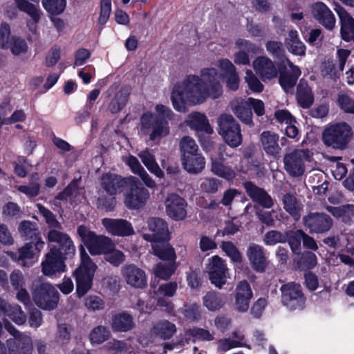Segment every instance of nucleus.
Masks as SVG:
<instances>
[{"label": "nucleus", "mask_w": 354, "mask_h": 354, "mask_svg": "<svg viewBox=\"0 0 354 354\" xmlns=\"http://www.w3.org/2000/svg\"><path fill=\"white\" fill-rule=\"evenodd\" d=\"M208 97L199 76L189 75L182 84L176 86L171 92V101L175 109L185 111V103L201 104Z\"/></svg>", "instance_id": "f257e3e1"}, {"label": "nucleus", "mask_w": 354, "mask_h": 354, "mask_svg": "<svg viewBox=\"0 0 354 354\" xmlns=\"http://www.w3.org/2000/svg\"><path fill=\"white\" fill-rule=\"evenodd\" d=\"M157 113H145L140 119L142 129L149 133V139L155 140L169 134L168 120L173 118L172 111L164 105L156 106Z\"/></svg>", "instance_id": "f03ea898"}, {"label": "nucleus", "mask_w": 354, "mask_h": 354, "mask_svg": "<svg viewBox=\"0 0 354 354\" xmlns=\"http://www.w3.org/2000/svg\"><path fill=\"white\" fill-rule=\"evenodd\" d=\"M352 136L351 127L346 122H339L327 127L322 133V140L327 147L343 150L347 147Z\"/></svg>", "instance_id": "7ed1b4c3"}, {"label": "nucleus", "mask_w": 354, "mask_h": 354, "mask_svg": "<svg viewBox=\"0 0 354 354\" xmlns=\"http://www.w3.org/2000/svg\"><path fill=\"white\" fill-rule=\"evenodd\" d=\"M218 133L230 147L236 148L242 143L243 136L239 123L233 115L223 113L217 118Z\"/></svg>", "instance_id": "20e7f679"}, {"label": "nucleus", "mask_w": 354, "mask_h": 354, "mask_svg": "<svg viewBox=\"0 0 354 354\" xmlns=\"http://www.w3.org/2000/svg\"><path fill=\"white\" fill-rule=\"evenodd\" d=\"M81 263L75 270V275L77 284V293L79 297L84 296L91 288L93 276L96 266L91 261L83 246L80 248Z\"/></svg>", "instance_id": "39448f33"}, {"label": "nucleus", "mask_w": 354, "mask_h": 354, "mask_svg": "<svg viewBox=\"0 0 354 354\" xmlns=\"http://www.w3.org/2000/svg\"><path fill=\"white\" fill-rule=\"evenodd\" d=\"M77 232L92 255L104 254L114 247V243L110 238L104 235H97L85 225H80Z\"/></svg>", "instance_id": "423d86ee"}, {"label": "nucleus", "mask_w": 354, "mask_h": 354, "mask_svg": "<svg viewBox=\"0 0 354 354\" xmlns=\"http://www.w3.org/2000/svg\"><path fill=\"white\" fill-rule=\"evenodd\" d=\"M32 299L41 309L54 310L58 304L59 292L50 283L35 281L32 290Z\"/></svg>", "instance_id": "0eeeda50"}, {"label": "nucleus", "mask_w": 354, "mask_h": 354, "mask_svg": "<svg viewBox=\"0 0 354 354\" xmlns=\"http://www.w3.org/2000/svg\"><path fill=\"white\" fill-rule=\"evenodd\" d=\"M313 153L307 149H296L283 157L284 169L292 177L302 176L306 171L305 162L311 160Z\"/></svg>", "instance_id": "6e6552de"}, {"label": "nucleus", "mask_w": 354, "mask_h": 354, "mask_svg": "<svg viewBox=\"0 0 354 354\" xmlns=\"http://www.w3.org/2000/svg\"><path fill=\"white\" fill-rule=\"evenodd\" d=\"M281 301L290 310L303 309L306 298L299 284L294 282L288 283L281 287Z\"/></svg>", "instance_id": "1a4fd4ad"}, {"label": "nucleus", "mask_w": 354, "mask_h": 354, "mask_svg": "<svg viewBox=\"0 0 354 354\" xmlns=\"http://www.w3.org/2000/svg\"><path fill=\"white\" fill-rule=\"evenodd\" d=\"M304 225L310 234H324L333 226V220L323 212H310L302 218Z\"/></svg>", "instance_id": "9d476101"}, {"label": "nucleus", "mask_w": 354, "mask_h": 354, "mask_svg": "<svg viewBox=\"0 0 354 354\" xmlns=\"http://www.w3.org/2000/svg\"><path fill=\"white\" fill-rule=\"evenodd\" d=\"M200 78L208 97L218 98L223 93L221 76L214 68H205L201 71Z\"/></svg>", "instance_id": "9b49d317"}, {"label": "nucleus", "mask_w": 354, "mask_h": 354, "mask_svg": "<svg viewBox=\"0 0 354 354\" xmlns=\"http://www.w3.org/2000/svg\"><path fill=\"white\" fill-rule=\"evenodd\" d=\"M207 272L209 280L216 287L221 288L226 283L229 277L228 269L225 264V261L217 255L209 259L207 265Z\"/></svg>", "instance_id": "f8f14e48"}, {"label": "nucleus", "mask_w": 354, "mask_h": 354, "mask_svg": "<svg viewBox=\"0 0 354 354\" xmlns=\"http://www.w3.org/2000/svg\"><path fill=\"white\" fill-rule=\"evenodd\" d=\"M68 256L58 253L55 247L51 248L41 263L43 274L46 276H52L64 272V260Z\"/></svg>", "instance_id": "ddd939ff"}, {"label": "nucleus", "mask_w": 354, "mask_h": 354, "mask_svg": "<svg viewBox=\"0 0 354 354\" xmlns=\"http://www.w3.org/2000/svg\"><path fill=\"white\" fill-rule=\"evenodd\" d=\"M167 216L175 221H182L187 216L185 200L176 194H169L165 201Z\"/></svg>", "instance_id": "4468645a"}, {"label": "nucleus", "mask_w": 354, "mask_h": 354, "mask_svg": "<svg viewBox=\"0 0 354 354\" xmlns=\"http://www.w3.org/2000/svg\"><path fill=\"white\" fill-rule=\"evenodd\" d=\"M60 229H51L48 233V239L50 242L56 243L57 246H55L58 253L68 257H72L75 252V247L70 236Z\"/></svg>", "instance_id": "2eb2a0df"}, {"label": "nucleus", "mask_w": 354, "mask_h": 354, "mask_svg": "<svg viewBox=\"0 0 354 354\" xmlns=\"http://www.w3.org/2000/svg\"><path fill=\"white\" fill-rule=\"evenodd\" d=\"M286 63L288 68L283 67L281 70L279 82L286 93H292L294 86L301 72L300 68L295 66L288 58H286Z\"/></svg>", "instance_id": "dca6fc26"}, {"label": "nucleus", "mask_w": 354, "mask_h": 354, "mask_svg": "<svg viewBox=\"0 0 354 354\" xmlns=\"http://www.w3.org/2000/svg\"><path fill=\"white\" fill-rule=\"evenodd\" d=\"M149 234H145L143 238L151 242L166 241L169 237V230L167 223L160 218L152 217L147 221Z\"/></svg>", "instance_id": "f3484780"}, {"label": "nucleus", "mask_w": 354, "mask_h": 354, "mask_svg": "<svg viewBox=\"0 0 354 354\" xmlns=\"http://www.w3.org/2000/svg\"><path fill=\"white\" fill-rule=\"evenodd\" d=\"M125 281L135 288H144L147 286V277L143 270L134 264H127L121 269Z\"/></svg>", "instance_id": "a211bd4d"}, {"label": "nucleus", "mask_w": 354, "mask_h": 354, "mask_svg": "<svg viewBox=\"0 0 354 354\" xmlns=\"http://www.w3.org/2000/svg\"><path fill=\"white\" fill-rule=\"evenodd\" d=\"M149 196L147 189L133 183L125 194L124 204L129 209H139L145 205Z\"/></svg>", "instance_id": "6ab92c4d"}, {"label": "nucleus", "mask_w": 354, "mask_h": 354, "mask_svg": "<svg viewBox=\"0 0 354 354\" xmlns=\"http://www.w3.org/2000/svg\"><path fill=\"white\" fill-rule=\"evenodd\" d=\"M334 10L340 21V34L342 39L349 41L354 37V18L338 2L333 1Z\"/></svg>", "instance_id": "aec40b11"}, {"label": "nucleus", "mask_w": 354, "mask_h": 354, "mask_svg": "<svg viewBox=\"0 0 354 354\" xmlns=\"http://www.w3.org/2000/svg\"><path fill=\"white\" fill-rule=\"evenodd\" d=\"M248 196L252 201L261 207L266 209L274 205V201L271 196L262 187L256 185L251 181H246L243 184Z\"/></svg>", "instance_id": "412c9836"}, {"label": "nucleus", "mask_w": 354, "mask_h": 354, "mask_svg": "<svg viewBox=\"0 0 354 354\" xmlns=\"http://www.w3.org/2000/svg\"><path fill=\"white\" fill-rule=\"evenodd\" d=\"M313 17L328 30H333L336 25L332 11L322 2H316L311 6Z\"/></svg>", "instance_id": "4be33fe9"}, {"label": "nucleus", "mask_w": 354, "mask_h": 354, "mask_svg": "<svg viewBox=\"0 0 354 354\" xmlns=\"http://www.w3.org/2000/svg\"><path fill=\"white\" fill-rule=\"evenodd\" d=\"M279 136L272 131H264L259 136V142L265 153L277 158L279 156L281 148L279 145Z\"/></svg>", "instance_id": "5701e85b"}, {"label": "nucleus", "mask_w": 354, "mask_h": 354, "mask_svg": "<svg viewBox=\"0 0 354 354\" xmlns=\"http://www.w3.org/2000/svg\"><path fill=\"white\" fill-rule=\"evenodd\" d=\"M246 255L252 268L255 271L259 272L265 271L268 262L264 249L261 245L254 243H250L246 251Z\"/></svg>", "instance_id": "b1692460"}, {"label": "nucleus", "mask_w": 354, "mask_h": 354, "mask_svg": "<svg viewBox=\"0 0 354 354\" xmlns=\"http://www.w3.org/2000/svg\"><path fill=\"white\" fill-rule=\"evenodd\" d=\"M19 230L21 236L25 240L32 242L35 249L37 252H39L44 248L45 243L41 240L37 224L28 221H24L20 223Z\"/></svg>", "instance_id": "393cba45"}, {"label": "nucleus", "mask_w": 354, "mask_h": 354, "mask_svg": "<svg viewBox=\"0 0 354 354\" xmlns=\"http://www.w3.org/2000/svg\"><path fill=\"white\" fill-rule=\"evenodd\" d=\"M15 6H8L6 10V14L10 19L15 18L17 15V8L27 13L34 21L38 23L41 18V12L36 6L30 3L27 0H15Z\"/></svg>", "instance_id": "a878e982"}, {"label": "nucleus", "mask_w": 354, "mask_h": 354, "mask_svg": "<svg viewBox=\"0 0 354 354\" xmlns=\"http://www.w3.org/2000/svg\"><path fill=\"white\" fill-rule=\"evenodd\" d=\"M126 183V180L120 176L111 173L103 174L100 180L102 188L110 196L121 192Z\"/></svg>", "instance_id": "bb28decb"}, {"label": "nucleus", "mask_w": 354, "mask_h": 354, "mask_svg": "<svg viewBox=\"0 0 354 354\" xmlns=\"http://www.w3.org/2000/svg\"><path fill=\"white\" fill-rule=\"evenodd\" d=\"M102 224L110 234L115 236H125L133 233L131 223L124 219L104 218Z\"/></svg>", "instance_id": "cd10ccee"}, {"label": "nucleus", "mask_w": 354, "mask_h": 354, "mask_svg": "<svg viewBox=\"0 0 354 354\" xmlns=\"http://www.w3.org/2000/svg\"><path fill=\"white\" fill-rule=\"evenodd\" d=\"M283 208L295 221H298L301 216L303 205L293 193H286L281 198Z\"/></svg>", "instance_id": "c85d7f7f"}, {"label": "nucleus", "mask_w": 354, "mask_h": 354, "mask_svg": "<svg viewBox=\"0 0 354 354\" xmlns=\"http://www.w3.org/2000/svg\"><path fill=\"white\" fill-rule=\"evenodd\" d=\"M253 66L256 73L263 81L271 80L278 74V71L273 62L266 57H257L253 62Z\"/></svg>", "instance_id": "c756f323"}, {"label": "nucleus", "mask_w": 354, "mask_h": 354, "mask_svg": "<svg viewBox=\"0 0 354 354\" xmlns=\"http://www.w3.org/2000/svg\"><path fill=\"white\" fill-rule=\"evenodd\" d=\"M235 306L239 312L248 310L250 301L252 297V292L248 281L239 282L236 288Z\"/></svg>", "instance_id": "7c9ffc66"}, {"label": "nucleus", "mask_w": 354, "mask_h": 354, "mask_svg": "<svg viewBox=\"0 0 354 354\" xmlns=\"http://www.w3.org/2000/svg\"><path fill=\"white\" fill-rule=\"evenodd\" d=\"M183 169L190 174H198L203 171L205 166V158L201 153L180 158Z\"/></svg>", "instance_id": "2f4dec72"}, {"label": "nucleus", "mask_w": 354, "mask_h": 354, "mask_svg": "<svg viewBox=\"0 0 354 354\" xmlns=\"http://www.w3.org/2000/svg\"><path fill=\"white\" fill-rule=\"evenodd\" d=\"M231 109L241 122L250 127L254 126L252 111L248 101H234L231 103Z\"/></svg>", "instance_id": "473e14b6"}, {"label": "nucleus", "mask_w": 354, "mask_h": 354, "mask_svg": "<svg viewBox=\"0 0 354 354\" xmlns=\"http://www.w3.org/2000/svg\"><path fill=\"white\" fill-rule=\"evenodd\" d=\"M111 326L113 331L127 332L132 330L136 324L130 314L122 312L112 317Z\"/></svg>", "instance_id": "72a5a7b5"}, {"label": "nucleus", "mask_w": 354, "mask_h": 354, "mask_svg": "<svg viewBox=\"0 0 354 354\" xmlns=\"http://www.w3.org/2000/svg\"><path fill=\"white\" fill-rule=\"evenodd\" d=\"M153 254L159 259L169 262H176V254L174 249L165 241H158L153 242Z\"/></svg>", "instance_id": "f704fd0d"}, {"label": "nucleus", "mask_w": 354, "mask_h": 354, "mask_svg": "<svg viewBox=\"0 0 354 354\" xmlns=\"http://www.w3.org/2000/svg\"><path fill=\"white\" fill-rule=\"evenodd\" d=\"M287 50L293 55L304 56L306 54V46L300 40L298 33L295 30H290L284 41Z\"/></svg>", "instance_id": "c9c22d12"}, {"label": "nucleus", "mask_w": 354, "mask_h": 354, "mask_svg": "<svg viewBox=\"0 0 354 354\" xmlns=\"http://www.w3.org/2000/svg\"><path fill=\"white\" fill-rule=\"evenodd\" d=\"M187 123L193 129L203 131L207 134H212L214 132L207 117L203 113L195 112L189 114Z\"/></svg>", "instance_id": "e433bc0d"}, {"label": "nucleus", "mask_w": 354, "mask_h": 354, "mask_svg": "<svg viewBox=\"0 0 354 354\" xmlns=\"http://www.w3.org/2000/svg\"><path fill=\"white\" fill-rule=\"evenodd\" d=\"M296 97L298 104L303 108H308L313 103L311 88L304 79L300 80L297 85Z\"/></svg>", "instance_id": "4c0bfd02"}, {"label": "nucleus", "mask_w": 354, "mask_h": 354, "mask_svg": "<svg viewBox=\"0 0 354 354\" xmlns=\"http://www.w3.org/2000/svg\"><path fill=\"white\" fill-rule=\"evenodd\" d=\"M203 305L209 310L221 309L225 304V297L217 292L209 291L203 298Z\"/></svg>", "instance_id": "58836bf2"}, {"label": "nucleus", "mask_w": 354, "mask_h": 354, "mask_svg": "<svg viewBox=\"0 0 354 354\" xmlns=\"http://www.w3.org/2000/svg\"><path fill=\"white\" fill-rule=\"evenodd\" d=\"M302 230H290L284 232L285 243L287 242L292 253L300 254L301 251V241L303 237Z\"/></svg>", "instance_id": "ea45409f"}, {"label": "nucleus", "mask_w": 354, "mask_h": 354, "mask_svg": "<svg viewBox=\"0 0 354 354\" xmlns=\"http://www.w3.org/2000/svg\"><path fill=\"white\" fill-rule=\"evenodd\" d=\"M154 335L162 339H169L176 333V326L168 320L158 322L153 328Z\"/></svg>", "instance_id": "a19ab883"}, {"label": "nucleus", "mask_w": 354, "mask_h": 354, "mask_svg": "<svg viewBox=\"0 0 354 354\" xmlns=\"http://www.w3.org/2000/svg\"><path fill=\"white\" fill-rule=\"evenodd\" d=\"M130 94V89L129 87L122 88L115 95L113 99L111 101L109 109L112 113H117L120 111L126 105L128 97Z\"/></svg>", "instance_id": "79ce46f5"}, {"label": "nucleus", "mask_w": 354, "mask_h": 354, "mask_svg": "<svg viewBox=\"0 0 354 354\" xmlns=\"http://www.w3.org/2000/svg\"><path fill=\"white\" fill-rule=\"evenodd\" d=\"M138 156L141 159L142 163L146 167L157 177L163 176V172L157 164L154 156L149 149H145L138 153Z\"/></svg>", "instance_id": "37998d69"}, {"label": "nucleus", "mask_w": 354, "mask_h": 354, "mask_svg": "<svg viewBox=\"0 0 354 354\" xmlns=\"http://www.w3.org/2000/svg\"><path fill=\"white\" fill-rule=\"evenodd\" d=\"M34 243L32 242L26 243L23 247L19 249L18 255L15 254V259L17 262L24 267H29L30 263L27 261L33 258L35 252Z\"/></svg>", "instance_id": "c03bdc74"}, {"label": "nucleus", "mask_w": 354, "mask_h": 354, "mask_svg": "<svg viewBox=\"0 0 354 354\" xmlns=\"http://www.w3.org/2000/svg\"><path fill=\"white\" fill-rule=\"evenodd\" d=\"M180 158L198 153L199 147L194 139L189 136L183 137L179 142Z\"/></svg>", "instance_id": "a18cd8bd"}, {"label": "nucleus", "mask_w": 354, "mask_h": 354, "mask_svg": "<svg viewBox=\"0 0 354 354\" xmlns=\"http://www.w3.org/2000/svg\"><path fill=\"white\" fill-rule=\"evenodd\" d=\"M111 332L109 329L104 326H97L93 328L89 335L88 337L92 344H101L109 339Z\"/></svg>", "instance_id": "49530a36"}, {"label": "nucleus", "mask_w": 354, "mask_h": 354, "mask_svg": "<svg viewBox=\"0 0 354 354\" xmlns=\"http://www.w3.org/2000/svg\"><path fill=\"white\" fill-rule=\"evenodd\" d=\"M183 337L187 344L189 343L192 338L193 342L196 339L207 341L213 339L212 335L208 330L196 327L187 330Z\"/></svg>", "instance_id": "de8ad7c7"}, {"label": "nucleus", "mask_w": 354, "mask_h": 354, "mask_svg": "<svg viewBox=\"0 0 354 354\" xmlns=\"http://www.w3.org/2000/svg\"><path fill=\"white\" fill-rule=\"evenodd\" d=\"M176 268V262L159 263L154 267L153 272L156 277L167 280L173 274Z\"/></svg>", "instance_id": "09e8293b"}, {"label": "nucleus", "mask_w": 354, "mask_h": 354, "mask_svg": "<svg viewBox=\"0 0 354 354\" xmlns=\"http://www.w3.org/2000/svg\"><path fill=\"white\" fill-rule=\"evenodd\" d=\"M221 248L234 263L241 264L243 256L236 245L231 241H222Z\"/></svg>", "instance_id": "8fccbe9b"}, {"label": "nucleus", "mask_w": 354, "mask_h": 354, "mask_svg": "<svg viewBox=\"0 0 354 354\" xmlns=\"http://www.w3.org/2000/svg\"><path fill=\"white\" fill-rule=\"evenodd\" d=\"M211 171L216 176L228 180H232L236 176L235 172L232 168L216 160L212 162Z\"/></svg>", "instance_id": "3c124183"}, {"label": "nucleus", "mask_w": 354, "mask_h": 354, "mask_svg": "<svg viewBox=\"0 0 354 354\" xmlns=\"http://www.w3.org/2000/svg\"><path fill=\"white\" fill-rule=\"evenodd\" d=\"M44 8L50 15L62 14L66 7V0H42Z\"/></svg>", "instance_id": "603ef678"}, {"label": "nucleus", "mask_w": 354, "mask_h": 354, "mask_svg": "<svg viewBox=\"0 0 354 354\" xmlns=\"http://www.w3.org/2000/svg\"><path fill=\"white\" fill-rule=\"evenodd\" d=\"M6 315L18 325H23L26 322V315L18 304L10 305Z\"/></svg>", "instance_id": "864d4df0"}, {"label": "nucleus", "mask_w": 354, "mask_h": 354, "mask_svg": "<svg viewBox=\"0 0 354 354\" xmlns=\"http://www.w3.org/2000/svg\"><path fill=\"white\" fill-rule=\"evenodd\" d=\"M266 50L274 57L286 62V56L283 48L282 43L278 41H269L266 44Z\"/></svg>", "instance_id": "5fc2aeb1"}, {"label": "nucleus", "mask_w": 354, "mask_h": 354, "mask_svg": "<svg viewBox=\"0 0 354 354\" xmlns=\"http://www.w3.org/2000/svg\"><path fill=\"white\" fill-rule=\"evenodd\" d=\"M256 215L258 219L267 227H273L275 225V218L277 217L274 210L264 211L259 207L256 208Z\"/></svg>", "instance_id": "6e6d98bb"}, {"label": "nucleus", "mask_w": 354, "mask_h": 354, "mask_svg": "<svg viewBox=\"0 0 354 354\" xmlns=\"http://www.w3.org/2000/svg\"><path fill=\"white\" fill-rule=\"evenodd\" d=\"M263 242L266 245H274L277 243H284V233L276 230L267 232L263 237Z\"/></svg>", "instance_id": "4d7b16f0"}, {"label": "nucleus", "mask_w": 354, "mask_h": 354, "mask_svg": "<svg viewBox=\"0 0 354 354\" xmlns=\"http://www.w3.org/2000/svg\"><path fill=\"white\" fill-rule=\"evenodd\" d=\"M317 263L316 255L311 252H308L302 254L297 263V266L299 270H305L313 268Z\"/></svg>", "instance_id": "13d9d810"}, {"label": "nucleus", "mask_w": 354, "mask_h": 354, "mask_svg": "<svg viewBox=\"0 0 354 354\" xmlns=\"http://www.w3.org/2000/svg\"><path fill=\"white\" fill-rule=\"evenodd\" d=\"M72 328L66 323L58 324L56 335L57 342L62 344H66L71 339V333Z\"/></svg>", "instance_id": "bf43d9fd"}, {"label": "nucleus", "mask_w": 354, "mask_h": 354, "mask_svg": "<svg viewBox=\"0 0 354 354\" xmlns=\"http://www.w3.org/2000/svg\"><path fill=\"white\" fill-rule=\"evenodd\" d=\"M39 212L45 218L46 222L52 229H62L61 223L56 219L55 216L47 208L41 204H37Z\"/></svg>", "instance_id": "052dcab7"}, {"label": "nucleus", "mask_w": 354, "mask_h": 354, "mask_svg": "<svg viewBox=\"0 0 354 354\" xmlns=\"http://www.w3.org/2000/svg\"><path fill=\"white\" fill-rule=\"evenodd\" d=\"M104 254L105 260L114 266H119L125 260V255L122 252L115 250V246Z\"/></svg>", "instance_id": "680f3d73"}, {"label": "nucleus", "mask_w": 354, "mask_h": 354, "mask_svg": "<svg viewBox=\"0 0 354 354\" xmlns=\"http://www.w3.org/2000/svg\"><path fill=\"white\" fill-rule=\"evenodd\" d=\"M27 44L24 39L12 37L10 41V46L8 48L15 55H19L21 53H24L27 51Z\"/></svg>", "instance_id": "e2e57ef3"}, {"label": "nucleus", "mask_w": 354, "mask_h": 354, "mask_svg": "<svg viewBox=\"0 0 354 354\" xmlns=\"http://www.w3.org/2000/svg\"><path fill=\"white\" fill-rule=\"evenodd\" d=\"M235 46L239 50L245 51L248 54H257L260 53V48L249 40L239 39L235 42Z\"/></svg>", "instance_id": "0e129e2a"}, {"label": "nucleus", "mask_w": 354, "mask_h": 354, "mask_svg": "<svg viewBox=\"0 0 354 354\" xmlns=\"http://www.w3.org/2000/svg\"><path fill=\"white\" fill-rule=\"evenodd\" d=\"M308 181L313 185H319L328 183L326 174L321 169H314L310 171Z\"/></svg>", "instance_id": "69168bd1"}, {"label": "nucleus", "mask_w": 354, "mask_h": 354, "mask_svg": "<svg viewBox=\"0 0 354 354\" xmlns=\"http://www.w3.org/2000/svg\"><path fill=\"white\" fill-rule=\"evenodd\" d=\"M338 104L345 113L354 114V100L346 94H339L337 98Z\"/></svg>", "instance_id": "338daca9"}, {"label": "nucleus", "mask_w": 354, "mask_h": 354, "mask_svg": "<svg viewBox=\"0 0 354 354\" xmlns=\"http://www.w3.org/2000/svg\"><path fill=\"white\" fill-rule=\"evenodd\" d=\"M105 348L113 353L114 354L124 353L127 350V344L124 341L113 339L108 342L105 346Z\"/></svg>", "instance_id": "774afa93"}]
</instances>
